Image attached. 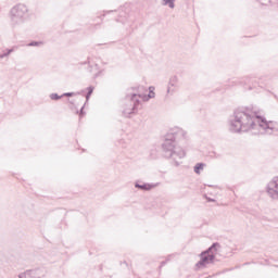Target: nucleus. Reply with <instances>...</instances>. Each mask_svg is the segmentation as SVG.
<instances>
[{
	"mask_svg": "<svg viewBox=\"0 0 278 278\" xmlns=\"http://www.w3.org/2000/svg\"><path fill=\"white\" fill-rule=\"evenodd\" d=\"M271 124L273 122H267L255 114L239 109L235 111L233 119L230 121V131L240 134V131H249L255 129V127L268 130L273 129Z\"/></svg>",
	"mask_w": 278,
	"mask_h": 278,
	"instance_id": "obj_1",
	"label": "nucleus"
},
{
	"mask_svg": "<svg viewBox=\"0 0 278 278\" xmlns=\"http://www.w3.org/2000/svg\"><path fill=\"white\" fill-rule=\"evenodd\" d=\"M177 132H168L165 136V140L162 144L163 149V155L165 157H172V160L175 163V166H179L181 164L180 160H184L186 157V152L181 147H176L175 140H177Z\"/></svg>",
	"mask_w": 278,
	"mask_h": 278,
	"instance_id": "obj_2",
	"label": "nucleus"
},
{
	"mask_svg": "<svg viewBox=\"0 0 278 278\" xmlns=\"http://www.w3.org/2000/svg\"><path fill=\"white\" fill-rule=\"evenodd\" d=\"M218 249H220V243L215 242L206 251L202 252L201 260L197 263V267L204 268L207 264H212L216 253H218Z\"/></svg>",
	"mask_w": 278,
	"mask_h": 278,
	"instance_id": "obj_3",
	"label": "nucleus"
},
{
	"mask_svg": "<svg viewBox=\"0 0 278 278\" xmlns=\"http://www.w3.org/2000/svg\"><path fill=\"white\" fill-rule=\"evenodd\" d=\"M27 12H29V9H27V5L25 4H17L13 7L11 9L12 23H14V25H21V23H24Z\"/></svg>",
	"mask_w": 278,
	"mask_h": 278,
	"instance_id": "obj_4",
	"label": "nucleus"
},
{
	"mask_svg": "<svg viewBox=\"0 0 278 278\" xmlns=\"http://www.w3.org/2000/svg\"><path fill=\"white\" fill-rule=\"evenodd\" d=\"M267 193L271 199H278V177H274L267 186Z\"/></svg>",
	"mask_w": 278,
	"mask_h": 278,
	"instance_id": "obj_5",
	"label": "nucleus"
},
{
	"mask_svg": "<svg viewBox=\"0 0 278 278\" xmlns=\"http://www.w3.org/2000/svg\"><path fill=\"white\" fill-rule=\"evenodd\" d=\"M129 101L131 102L129 104L128 108L124 109L123 114L124 116H129V114H134V111L140 105V100L138 99V97H136L134 100L131 99V93H130V98Z\"/></svg>",
	"mask_w": 278,
	"mask_h": 278,
	"instance_id": "obj_6",
	"label": "nucleus"
},
{
	"mask_svg": "<svg viewBox=\"0 0 278 278\" xmlns=\"http://www.w3.org/2000/svg\"><path fill=\"white\" fill-rule=\"evenodd\" d=\"M149 94H142V93H131V100L136 99L138 97L139 99H142V101H149V99H155V87H149Z\"/></svg>",
	"mask_w": 278,
	"mask_h": 278,
	"instance_id": "obj_7",
	"label": "nucleus"
},
{
	"mask_svg": "<svg viewBox=\"0 0 278 278\" xmlns=\"http://www.w3.org/2000/svg\"><path fill=\"white\" fill-rule=\"evenodd\" d=\"M132 92H128L126 99H131V94H144L147 92V87L139 86L130 89Z\"/></svg>",
	"mask_w": 278,
	"mask_h": 278,
	"instance_id": "obj_8",
	"label": "nucleus"
},
{
	"mask_svg": "<svg viewBox=\"0 0 278 278\" xmlns=\"http://www.w3.org/2000/svg\"><path fill=\"white\" fill-rule=\"evenodd\" d=\"M132 92H128L126 99H131V94H144L147 92V87L139 86L130 89Z\"/></svg>",
	"mask_w": 278,
	"mask_h": 278,
	"instance_id": "obj_9",
	"label": "nucleus"
},
{
	"mask_svg": "<svg viewBox=\"0 0 278 278\" xmlns=\"http://www.w3.org/2000/svg\"><path fill=\"white\" fill-rule=\"evenodd\" d=\"M28 273V278H41L45 277V270L37 268V269H30L26 270Z\"/></svg>",
	"mask_w": 278,
	"mask_h": 278,
	"instance_id": "obj_10",
	"label": "nucleus"
},
{
	"mask_svg": "<svg viewBox=\"0 0 278 278\" xmlns=\"http://www.w3.org/2000/svg\"><path fill=\"white\" fill-rule=\"evenodd\" d=\"M177 81H178L177 76H174L169 79V84L167 87V94H175L174 88H177Z\"/></svg>",
	"mask_w": 278,
	"mask_h": 278,
	"instance_id": "obj_11",
	"label": "nucleus"
},
{
	"mask_svg": "<svg viewBox=\"0 0 278 278\" xmlns=\"http://www.w3.org/2000/svg\"><path fill=\"white\" fill-rule=\"evenodd\" d=\"M135 188H138L139 190H143V191H149V190H153V188H155V185H151V184L140 185L136 182Z\"/></svg>",
	"mask_w": 278,
	"mask_h": 278,
	"instance_id": "obj_12",
	"label": "nucleus"
},
{
	"mask_svg": "<svg viewBox=\"0 0 278 278\" xmlns=\"http://www.w3.org/2000/svg\"><path fill=\"white\" fill-rule=\"evenodd\" d=\"M163 5H168L170 10H175V0H163Z\"/></svg>",
	"mask_w": 278,
	"mask_h": 278,
	"instance_id": "obj_13",
	"label": "nucleus"
},
{
	"mask_svg": "<svg viewBox=\"0 0 278 278\" xmlns=\"http://www.w3.org/2000/svg\"><path fill=\"white\" fill-rule=\"evenodd\" d=\"M203 166H205V164L203 163H198L195 166H194V173L197 175H199L201 173V170H203Z\"/></svg>",
	"mask_w": 278,
	"mask_h": 278,
	"instance_id": "obj_14",
	"label": "nucleus"
},
{
	"mask_svg": "<svg viewBox=\"0 0 278 278\" xmlns=\"http://www.w3.org/2000/svg\"><path fill=\"white\" fill-rule=\"evenodd\" d=\"M92 92H94V87H88V92H87V96H86L87 101L90 99Z\"/></svg>",
	"mask_w": 278,
	"mask_h": 278,
	"instance_id": "obj_15",
	"label": "nucleus"
},
{
	"mask_svg": "<svg viewBox=\"0 0 278 278\" xmlns=\"http://www.w3.org/2000/svg\"><path fill=\"white\" fill-rule=\"evenodd\" d=\"M50 99H52V101H59V99H62V97L58 93H51Z\"/></svg>",
	"mask_w": 278,
	"mask_h": 278,
	"instance_id": "obj_16",
	"label": "nucleus"
},
{
	"mask_svg": "<svg viewBox=\"0 0 278 278\" xmlns=\"http://www.w3.org/2000/svg\"><path fill=\"white\" fill-rule=\"evenodd\" d=\"M40 45H42V42H40V41H31L30 43H28V47H40Z\"/></svg>",
	"mask_w": 278,
	"mask_h": 278,
	"instance_id": "obj_17",
	"label": "nucleus"
},
{
	"mask_svg": "<svg viewBox=\"0 0 278 278\" xmlns=\"http://www.w3.org/2000/svg\"><path fill=\"white\" fill-rule=\"evenodd\" d=\"M14 51V49H10L8 50L7 53L0 54V59L3 60V58H8V55H10V53H12Z\"/></svg>",
	"mask_w": 278,
	"mask_h": 278,
	"instance_id": "obj_18",
	"label": "nucleus"
},
{
	"mask_svg": "<svg viewBox=\"0 0 278 278\" xmlns=\"http://www.w3.org/2000/svg\"><path fill=\"white\" fill-rule=\"evenodd\" d=\"M18 278H29V273H27V270L23 274L18 275Z\"/></svg>",
	"mask_w": 278,
	"mask_h": 278,
	"instance_id": "obj_19",
	"label": "nucleus"
},
{
	"mask_svg": "<svg viewBox=\"0 0 278 278\" xmlns=\"http://www.w3.org/2000/svg\"><path fill=\"white\" fill-rule=\"evenodd\" d=\"M63 97H73V92L64 93Z\"/></svg>",
	"mask_w": 278,
	"mask_h": 278,
	"instance_id": "obj_20",
	"label": "nucleus"
},
{
	"mask_svg": "<svg viewBox=\"0 0 278 278\" xmlns=\"http://www.w3.org/2000/svg\"><path fill=\"white\" fill-rule=\"evenodd\" d=\"M80 116H84V106L80 110Z\"/></svg>",
	"mask_w": 278,
	"mask_h": 278,
	"instance_id": "obj_21",
	"label": "nucleus"
},
{
	"mask_svg": "<svg viewBox=\"0 0 278 278\" xmlns=\"http://www.w3.org/2000/svg\"><path fill=\"white\" fill-rule=\"evenodd\" d=\"M207 201H208V202H214L215 200L212 199V198H207Z\"/></svg>",
	"mask_w": 278,
	"mask_h": 278,
	"instance_id": "obj_22",
	"label": "nucleus"
}]
</instances>
